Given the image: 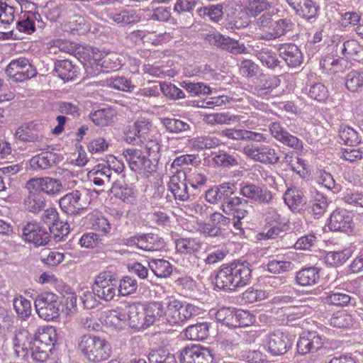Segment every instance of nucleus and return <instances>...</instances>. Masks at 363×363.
<instances>
[{"instance_id": "obj_28", "label": "nucleus", "mask_w": 363, "mask_h": 363, "mask_svg": "<svg viewBox=\"0 0 363 363\" xmlns=\"http://www.w3.org/2000/svg\"><path fill=\"white\" fill-rule=\"evenodd\" d=\"M107 17L118 24L136 23L141 20L140 13L133 9L108 10Z\"/></svg>"}, {"instance_id": "obj_12", "label": "nucleus", "mask_w": 363, "mask_h": 363, "mask_svg": "<svg viewBox=\"0 0 363 363\" xmlns=\"http://www.w3.org/2000/svg\"><path fill=\"white\" fill-rule=\"evenodd\" d=\"M208 41L222 50L233 55L245 54L248 52L245 44L228 36L220 33H212L208 35Z\"/></svg>"}, {"instance_id": "obj_44", "label": "nucleus", "mask_w": 363, "mask_h": 363, "mask_svg": "<svg viewBox=\"0 0 363 363\" xmlns=\"http://www.w3.org/2000/svg\"><path fill=\"white\" fill-rule=\"evenodd\" d=\"M33 340L52 349V347L57 342L56 331L52 327L39 329L38 334L34 336Z\"/></svg>"}, {"instance_id": "obj_42", "label": "nucleus", "mask_w": 363, "mask_h": 363, "mask_svg": "<svg viewBox=\"0 0 363 363\" xmlns=\"http://www.w3.org/2000/svg\"><path fill=\"white\" fill-rule=\"evenodd\" d=\"M205 121L210 125H231L239 122L240 116L230 114V113H216L206 115Z\"/></svg>"}, {"instance_id": "obj_31", "label": "nucleus", "mask_w": 363, "mask_h": 363, "mask_svg": "<svg viewBox=\"0 0 363 363\" xmlns=\"http://www.w3.org/2000/svg\"><path fill=\"white\" fill-rule=\"evenodd\" d=\"M164 247V240L154 233L139 234L138 249L147 252L158 251Z\"/></svg>"}, {"instance_id": "obj_18", "label": "nucleus", "mask_w": 363, "mask_h": 363, "mask_svg": "<svg viewBox=\"0 0 363 363\" xmlns=\"http://www.w3.org/2000/svg\"><path fill=\"white\" fill-rule=\"evenodd\" d=\"M250 207L247 200L234 196L224 201L220 209L225 214L233 216L235 218L243 219L248 215Z\"/></svg>"}, {"instance_id": "obj_52", "label": "nucleus", "mask_w": 363, "mask_h": 363, "mask_svg": "<svg viewBox=\"0 0 363 363\" xmlns=\"http://www.w3.org/2000/svg\"><path fill=\"white\" fill-rule=\"evenodd\" d=\"M28 336L29 333L25 329H21L16 333L13 337V345L18 355H19L21 352H27L28 350L30 344L32 342L30 341Z\"/></svg>"}, {"instance_id": "obj_13", "label": "nucleus", "mask_w": 363, "mask_h": 363, "mask_svg": "<svg viewBox=\"0 0 363 363\" xmlns=\"http://www.w3.org/2000/svg\"><path fill=\"white\" fill-rule=\"evenodd\" d=\"M26 191L23 201L25 209L33 213H38L46 206V200L44 196L38 191L28 180L24 186Z\"/></svg>"}, {"instance_id": "obj_55", "label": "nucleus", "mask_w": 363, "mask_h": 363, "mask_svg": "<svg viewBox=\"0 0 363 363\" xmlns=\"http://www.w3.org/2000/svg\"><path fill=\"white\" fill-rule=\"evenodd\" d=\"M353 319L351 315L345 311L334 313L330 319V325L334 328H347L352 325Z\"/></svg>"}, {"instance_id": "obj_56", "label": "nucleus", "mask_w": 363, "mask_h": 363, "mask_svg": "<svg viewBox=\"0 0 363 363\" xmlns=\"http://www.w3.org/2000/svg\"><path fill=\"white\" fill-rule=\"evenodd\" d=\"M13 308L18 316L26 319L31 314L32 306L29 300L22 296L16 297L13 300Z\"/></svg>"}, {"instance_id": "obj_57", "label": "nucleus", "mask_w": 363, "mask_h": 363, "mask_svg": "<svg viewBox=\"0 0 363 363\" xmlns=\"http://www.w3.org/2000/svg\"><path fill=\"white\" fill-rule=\"evenodd\" d=\"M147 357L149 363H177L174 355L163 349L152 350Z\"/></svg>"}, {"instance_id": "obj_47", "label": "nucleus", "mask_w": 363, "mask_h": 363, "mask_svg": "<svg viewBox=\"0 0 363 363\" xmlns=\"http://www.w3.org/2000/svg\"><path fill=\"white\" fill-rule=\"evenodd\" d=\"M352 255L350 248H346L341 251L328 252L325 257V263L333 267L343 264Z\"/></svg>"}, {"instance_id": "obj_14", "label": "nucleus", "mask_w": 363, "mask_h": 363, "mask_svg": "<svg viewBox=\"0 0 363 363\" xmlns=\"http://www.w3.org/2000/svg\"><path fill=\"white\" fill-rule=\"evenodd\" d=\"M269 129L271 135L277 140L296 150H302L303 143L301 140L290 134L279 122H273L269 124Z\"/></svg>"}, {"instance_id": "obj_34", "label": "nucleus", "mask_w": 363, "mask_h": 363, "mask_svg": "<svg viewBox=\"0 0 363 363\" xmlns=\"http://www.w3.org/2000/svg\"><path fill=\"white\" fill-rule=\"evenodd\" d=\"M319 272V269L315 267L303 268L296 273V281L302 286L315 285L320 279Z\"/></svg>"}, {"instance_id": "obj_22", "label": "nucleus", "mask_w": 363, "mask_h": 363, "mask_svg": "<svg viewBox=\"0 0 363 363\" xmlns=\"http://www.w3.org/2000/svg\"><path fill=\"white\" fill-rule=\"evenodd\" d=\"M126 323L132 328L145 329L144 309L142 303H125Z\"/></svg>"}, {"instance_id": "obj_26", "label": "nucleus", "mask_w": 363, "mask_h": 363, "mask_svg": "<svg viewBox=\"0 0 363 363\" xmlns=\"http://www.w3.org/2000/svg\"><path fill=\"white\" fill-rule=\"evenodd\" d=\"M279 53L289 67H296L303 62V54L298 47L294 43L281 45L279 48Z\"/></svg>"}, {"instance_id": "obj_23", "label": "nucleus", "mask_w": 363, "mask_h": 363, "mask_svg": "<svg viewBox=\"0 0 363 363\" xmlns=\"http://www.w3.org/2000/svg\"><path fill=\"white\" fill-rule=\"evenodd\" d=\"M235 191L236 187L233 183L223 182L208 189L206 192V200L213 204L225 200L228 201Z\"/></svg>"}, {"instance_id": "obj_20", "label": "nucleus", "mask_w": 363, "mask_h": 363, "mask_svg": "<svg viewBox=\"0 0 363 363\" xmlns=\"http://www.w3.org/2000/svg\"><path fill=\"white\" fill-rule=\"evenodd\" d=\"M323 344L321 335L315 331H308L300 336L297 342V350L301 354H306L318 351Z\"/></svg>"}, {"instance_id": "obj_62", "label": "nucleus", "mask_w": 363, "mask_h": 363, "mask_svg": "<svg viewBox=\"0 0 363 363\" xmlns=\"http://www.w3.org/2000/svg\"><path fill=\"white\" fill-rule=\"evenodd\" d=\"M326 301L328 303L335 306H355L356 305V299L354 297H351L348 294L339 293V292H333L329 294L326 297Z\"/></svg>"}, {"instance_id": "obj_33", "label": "nucleus", "mask_w": 363, "mask_h": 363, "mask_svg": "<svg viewBox=\"0 0 363 363\" xmlns=\"http://www.w3.org/2000/svg\"><path fill=\"white\" fill-rule=\"evenodd\" d=\"M337 51L347 60H356L361 57L363 47L357 40L351 39L337 45Z\"/></svg>"}, {"instance_id": "obj_63", "label": "nucleus", "mask_w": 363, "mask_h": 363, "mask_svg": "<svg viewBox=\"0 0 363 363\" xmlns=\"http://www.w3.org/2000/svg\"><path fill=\"white\" fill-rule=\"evenodd\" d=\"M307 94L315 101L323 102L328 97V90L323 83H314L310 85Z\"/></svg>"}, {"instance_id": "obj_54", "label": "nucleus", "mask_w": 363, "mask_h": 363, "mask_svg": "<svg viewBox=\"0 0 363 363\" xmlns=\"http://www.w3.org/2000/svg\"><path fill=\"white\" fill-rule=\"evenodd\" d=\"M192 145L196 149H211L221 144L220 140L213 135H202L192 140Z\"/></svg>"}, {"instance_id": "obj_29", "label": "nucleus", "mask_w": 363, "mask_h": 363, "mask_svg": "<svg viewBox=\"0 0 363 363\" xmlns=\"http://www.w3.org/2000/svg\"><path fill=\"white\" fill-rule=\"evenodd\" d=\"M112 172L106 164H98L88 172V178L96 186H105L111 182Z\"/></svg>"}, {"instance_id": "obj_58", "label": "nucleus", "mask_w": 363, "mask_h": 363, "mask_svg": "<svg viewBox=\"0 0 363 363\" xmlns=\"http://www.w3.org/2000/svg\"><path fill=\"white\" fill-rule=\"evenodd\" d=\"M318 6L313 0H301L296 13L307 20L315 18L318 12Z\"/></svg>"}, {"instance_id": "obj_59", "label": "nucleus", "mask_w": 363, "mask_h": 363, "mask_svg": "<svg viewBox=\"0 0 363 363\" xmlns=\"http://www.w3.org/2000/svg\"><path fill=\"white\" fill-rule=\"evenodd\" d=\"M31 357L37 362H44L48 358V352L51 348L46 347L44 345L32 340L28 348Z\"/></svg>"}, {"instance_id": "obj_11", "label": "nucleus", "mask_w": 363, "mask_h": 363, "mask_svg": "<svg viewBox=\"0 0 363 363\" xmlns=\"http://www.w3.org/2000/svg\"><path fill=\"white\" fill-rule=\"evenodd\" d=\"M291 345L289 335L279 330L271 333L266 339V348L273 356L285 354Z\"/></svg>"}, {"instance_id": "obj_36", "label": "nucleus", "mask_w": 363, "mask_h": 363, "mask_svg": "<svg viewBox=\"0 0 363 363\" xmlns=\"http://www.w3.org/2000/svg\"><path fill=\"white\" fill-rule=\"evenodd\" d=\"M116 111L111 108H105L91 112L90 119L97 126H107L111 125L116 118Z\"/></svg>"}, {"instance_id": "obj_16", "label": "nucleus", "mask_w": 363, "mask_h": 363, "mask_svg": "<svg viewBox=\"0 0 363 363\" xmlns=\"http://www.w3.org/2000/svg\"><path fill=\"white\" fill-rule=\"evenodd\" d=\"M168 183L169 190L174 194L176 199L186 201L189 198L188 184L186 182V174L185 171L177 169L172 172Z\"/></svg>"}, {"instance_id": "obj_30", "label": "nucleus", "mask_w": 363, "mask_h": 363, "mask_svg": "<svg viewBox=\"0 0 363 363\" xmlns=\"http://www.w3.org/2000/svg\"><path fill=\"white\" fill-rule=\"evenodd\" d=\"M143 304L145 328L153 325L160 318H163L164 306L161 302L152 301Z\"/></svg>"}, {"instance_id": "obj_35", "label": "nucleus", "mask_w": 363, "mask_h": 363, "mask_svg": "<svg viewBox=\"0 0 363 363\" xmlns=\"http://www.w3.org/2000/svg\"><path fill=\"white\" fill-rule=\"evenodd\" d=\"M347 64V62L345 59L331 55L325 56L320 62L323 71L328 74L342 72L345 69Z\"/></svg>"}, {"instance_id": "obj_38", "label": "nucleus", "mask_w": 363, "mask_h": 363, "mask_svg": "<svg viewBox=\"0 0 363 363\" xmlns=\"http://www.w3.org/2000/svg\"><path fill=\"white\" fill-rule=\"evenodd\" d=\"M125 313V306L117 307L114 310H109L106 313L105 323L106 325L116 328H122L127 325Z\"/></svg>"}, {"instance_id": "obj_8", "label": "nucleus", "mask_w": 363, "mask_h": 363, "mask_svg": "<svg viewBox=\"0 0 363 363\" xmlns=\"http://www.w3.org/2000/svg\"><path fill=\"white\" fill-rule=\"evenodd\" d=\"M180 361L181 363H213L214 355L211 349L193 345L181 351Z\"/></svg>"}, {"instance_id": "obj_41", "label": "nucleus", "mask_w": 363, "mask_h": 363, "mask_svg": "<svg viewBox=\"0 0 363 363\" xmlns=\"http://www.w3.org/2000/svg\"><path fill=\"white\" fill-rule=\"evenodd\" d=\"M148 266L159 278H167L169 277L172 272V264L164 259H153L150 260Z\"/></svg>"}, {"instance_id": "obj_37", "label": "nucleus", "mask_w": 363, "mask_h": 363, "mask_svg": "<svg viewBox=\"0 0 363 363\" xmlns=\"http://www.w3.org/2000/svg\"><path fill=\"white\" fill-rule=\"evenodd\" d=\"M211 324L207 322L191 325L184 330V336L191 340H203L209 335Z\"/></svg>"}, {"instance_id": "obj_4", "label": "nucleus", "mask_w": 363, "mask_h": 363, "mask_svg": "<svg viewBox=\"0 0 363 363\" xmlns=\"http://www.w3.org/2000/svg\"><path fill=\"white\" fill-rule=\"evenodd\" d=\"M34 305L38 316L47 321L53 320L60 315V302L58 296L52 292L39 294Z\"/></svg>"}, {"instance_id": "obj_10", "label": "nucleus", "mask_w": 363, "mask_h": 363, "mask_svg": "<svg viewBox=\"0 0 363 363\" xmlns=\"http://www.w3.org/2000/svg\"><path fill=\"white\" fill-rule=\"evenodd\" d=\"M25 9L28 10L21 11L16 23V28L20 32L30 34L35 30L36 23L41 22V16L33 3L26 2Z\"/></svg>"}, {"instance_id": "obj_40", "label": "nucleus", "mask_w": 363, "mask_h": 363, "mask_svg": "<svg viewBox=\"0 0 363 363\" xmlns=\"http://www.w3.org/2000/svg\"><path fill=\"white\" fill-rule=\"evenodd\" d=\"M279 79L276 77L263 76L256 85L257 94L262 98H267L269 93L279 85Z\"/></svg>"}, {"instance_id": "obj_32", "label": "nucleus", "mask_w": 363, "mask_h": 363, "mask_svg": "<svg viewBox=\"0 0 363 363\" xmlns=\"http://www.w3.org/2000/svg\"><path fill=\"white\" fill-rule=\"evenodd\" d=\"M58 158L57 154L46 151L33 157L30 160V164L35 170L46 169L56 164Z\"/></svg>"}, {"instance_id": "obj_1", "label": "nucleus", "mask_w": 363, "mask_h": 363, "mask_svg": "<svg viewBox=\"0 0 363 363\" xmlns=\"http://www.w3.org/2000/svg\"><path fill=\"white\" fill-rule=\"evenodd\" d=\"M251 277L250 264L246 261L235 260L218 272L216 286L220 289L235 291L249 284Z\"/></svg>"}, {"instance_id": "obj_46", "label": "nucleus", "mask_w": 363, "mask_h": 363, "mask_svg": "<svg viewBox=\"0 0 363 363\" xmlns=\"http://www.w3.org/2000/svg\"><path fill=\"white\" fill-rule=\"evenodd\" d=\"M328 206V199L323 194L318 191L312 192L310 207L314 215H323L325 212Z\"/></svg>"}, {"instance_id": "obj_64", "label": "nucleus", "mask_w": 363, "mask_h": 363, "mask_svg": "<svg viewBox=\"0 0 363 363\" xmlns=\"http://www.w3.org/2000/svg\"><path fill=\"white\" fill-rule=\"evenodd\" d=\"M163 124L167 130L172 133H179L190 130V125L180 119L164 118Z\"/></svg>"}, {"instance_id": "obj_43", "label": "nucleus", "mask_w": 363, "mask_h": 363, "mask_svg": "<svg viewBox=\"0 0 363 363\" xmlns=\"http://www.w3.org/2000/svg\"><path fill=\"white\" fill-rule=\"evenodd\" d=\"M152 123L145 118H140L134 123L133 134L138 137L140 141L147 140L148 134L151 130ZM130 142L135 140V137H130Z\"/></svg>"}, {"instance_id": "obj_48", "label": "nucleus", "mask_w": 363, "mask_h": 363, "mask_svg": "<svg viewBox=\"0 0 363 363\" xmlns=\"http://www.w3.org/2000/svg\"><path fill=\"white\" fill-rule=\"evenodd\" d=\"M339 135L342 143L350 146L359 145L362 140L361 133L350 126L342 127L340 130Z\"/></svg>"}, {"instance_id": "obj_61", "label": "nucleus", "mask_w": 363, "mask_h": 363, "mask_svg": "<svg viewBox=\"0 0 363 363\" xmlns=\"http://www.w3.org/2000/svg\"><path fill=\"white\" fill-rule=\"evenodd\" d=\"M186 182L187 184L190 185L192 189L195 190H200L205 186L207 182V178L203 174L198 172L196 169L194 171L190 169L188 172H186Z\"/></svg>"}, {"instance_id": "obj_39", "label": "nucleus", "mask_w": 363, "mask_h": 363, "mask_svg": "<svg viewBox=\"0 0 363 363\" xmlns=\"http://www.w3.org/2000/svg\"><path fill=\"white\" fill-rule=\"evenodd\" d=\"M55 70L57 76L64 81L73 80L78 73L77 68L67 60L57 61Z\"/></svg>"}, {"instance_id": "obj_15", "label": "nucleus", "mask_w": 363, "mask_h": 363, "mask_svg": "<svg viewBox=\"0 0 363 363\" xmlns=\"http://www.w3.org/2000/svg\"><path fill=\"white\" fill-rule=\"evenodd\" d=\"M22 238L25 241L33 243L35 246H43L48 243L50 234L37 223H28L23 228Z\"/></svg>"}, {"instance_id": "obj_5", "label": "nucleus", "mask_w": 363, "mask_h": 363, "mask_svg": "<svg viewBox=\"0 0 363 363\" xmlns=\"http://www.w3.org/2000/svg\"><path fill=\"white\" fill-rule=\"evenodd\" d=\"M242 152L248 158L265 164H275L280 159L277 151L269 145H248Z\"/></svg>"}, {"instance_id": "obj_50", "label": "nucleus", "mask_w": 363, "mask_h": 363, "mask_svg": "<svg viewBox=\"0 0 363 363\" xmlns=\"http://www.w3.org/2000/svg\"><path fill=\"white\" fill-rule=\"evenodd\" d=\"M284 200L289 208L295 211L303 203V194L296 189H289L284 194Z\"/></svg>"}, {"instance_id": "obj_45", "label": "nucleus", "mask_w": 363, "mask_h": 363, "mask_svg": "<svg viewBox=\"0 0 363 363\" xmlns=\"http://www.w3.org/2000/svg\"><path fill=\"white\" fill-rule=\"evenodd\" d=\"M177 306V299H169L167 303L166 310L163 311V320L170 325H181Z\"/></svg>"}, {"instance_id": "obj_6", "label": "nucleus", "mask_w": 363, "mask_h": 363, "mask_svg": "<svg viewBox=\"0 0 363 363\" xmlns=\"http://www.w3.org/2000/svg\"><path fill=\"white\" fill-rule=\"evenodd\" d=\"M93 291L100 299L106 301L112 300L116 293V283L110 272H101L95 279Z\"/></svg>"}, {"instance_id": "obj_21", "label": "nucleus", "mask_w": 363, "mask_h": 363, "mask_svg": "<svg viewBox=\"0 0 363 363\" xmlns=\"http://www.w3.org/2000/svg\"><path fill=\"white\" fill-rule=\"evenodd\" d=\"M169 38V35L166 33L157 34L155 32L145 30H135L130 32L127 35V39L135 45L143 43L158 45L168 40Z\"/></svg>"}, {"instance_id": "obj_2", "label": "nucleus", "mask_w": 363, "mask_h": 363, "mask_svg": "<svg viewBox=\"0 0 363 363\" xmlns=\"http://www.w3.org/2000/svg\"><path fill=\"white\" fill-rule=\"evenodd\" d=\"M79 348L91 362H100L106 360L111 354L109 343L95 335H84L79 342Z\"/></svg>"}, {"instance_id": "obj_9", "label": "nucleus", "mask_w": 363, "mask_h": 363, "mask_svg": "<svg viewBox=\"0 0 363 363\" xmlns=\"http://www.w3.org/2000/svg\"><path fill=\"white\" fill-rule=\"evenodd\" d=\"M6 74L16 82H23L35 77L36 69L26 58L12 60L6 69Z\"/></svg>"}, {"instance_id": "obj_7", "label": "nucleus", "mask_w": 363, "mask_h": 363, "mask_svg": "<svg viewBox=\"0 0 363 363\" xmlns=\"http://www.w3.org/2000/svg\"><path fill=\"white\" fill-rule=\"evenodd\" d=\"M123 155L131 170L138 174H146L155 170L151 160L140 150L129 148Z\"/></svg>"}, {"instance_id": "obj_19", "label": "nucleus", "mask_w": 363, "mask_h": 363, "mask_svg": "<svg viewBox=\"0 0 363 363\" xmlns=\"http://www.w3.org/2000/svg\"><path fill=\"white\" fill-rule=\"evenodd\" d=\"M240 186V194L250 200L268 203L272 199V194L267 188L251 183H242Z\"/></svg>"}, {"instance_id": "obj_3", "label": "nucleus", "mask_w": 363, "mask_h": 363, "mask_svg": "<svg viewBox=\"0 0 363 363\" xmlns=\"http://www.w3.org/2000/svg\"><path fill=\"white\" fill-rule=\"evenodd\" d=\"M15 137L19 140L35 144L36 151L46 150L49 148V140L45 135V127L42 123L29 122L18 127Z\"/></svg>"}, {"instance_id": "obj_49", "label": "nucleus", "mask_w": 363, "mask_h": 363, "mask_svg": "<svg viewBox=\"0 0 363 363\" xmlns=\"http://www.w3.org/2000/svg\"><path fill=\"white\" fill-rule=\"evenodd\" d=\"M345 86L352 92L362 90L363 88V71L352 70L345 77Z\"/></svg>"}, {"instance_id": "obj_25", "label": "nucleus", "mask_w": 363, "mask_h": 363, "mask_svg": "<svg viewBox=\"0 0 363 363\" xmlns=\"http://www.w3.org/2000/svg\"><path fill=\"white\" fill-rule=\"evenodd\" d=\"M294 23L287 18H281L273 21L264 33H260V38L265 40H272L285 35L294 28Z\"/></svg>"}, {"instance_id": "obj_51", "label": "nucleus", "mask_w": 363, "mask_h": 363, "mask_svg": "<svg viewBox=\"0 0 363 363\" xmlns=\"http://www.w3.org/2000/svg\"><path fill=\"white\" fill-rule=\"evenodd\" d=\"M178 311L181 325L200 314V308L191 303H182L178 300Z\"/></svg>"}, {"instance_id": "obj_24", "label": "nucleus", "mask_w": 363, "mask_h": 363, "mask_svg": "<svg viewBox=\"0 0 363 363\" xmlns=\"http://www.w3.org/2000/svg\"><path fill=\"white\" fill-rule=\"evenodd\" d=\"M328 227L333 231L348 232L351 230L352 219L350 213L345 209H336L330 216Z\"/></svg>"}, {"instance_id": "obj_60", "label": "nucleus", "mask_w": 363, "mask_h": 363, "mask_svg": "<svg viewBox=\"0 0 363 363\" xmlns=\"http://www.w3.org/2000/svg\"><path fill=\"white\" fill-rule=\"evenodd\" d=\"M285 162L291 167V170L298 174L301 177L304 178L308 170L305 161L299 157H294L292 155H286Z\"/></svg>"}, {"instance_id": "obj_17", "label": "nucleus", "mask_w": 363, "mask_h": 363, "mask_svg": "<svg viewBox=\"0 0 363 363\" xmlns=\"http://www.w3.org/2000/svg\"><path fill=\"white\" fill-rule=\"evenodd\" d=\"M28 181L41 194L44 193L50 196H57L64 190L63 185L58 179L50 177H33Z\"/></svg>"}, {"instance_id": "obj_53", "label": "nucleus", "mask_w": 363, "mask_h": 363, "mask_svg": "<svg viewBox=\"0 0 363 363\" xmlns=\"http://www.w3.org/2000/svg\"><path fill=\"white\" fill-rule=\"evenodd\" d=\"M176 249L183 254H192L199 251L201 243L194 238H180L176 241Z\"/></svg>"}, {"instance_id": "obj_27", "label": "nucleus", "mask_w": 363, "mask_h": 363, "mask_svg": "<svg viewBox=\"0 0 363 363\" xmlns=\"http://www.w3.org/2000/svg\"><path fill=\"white\" fill-rule=\"evenodd\" d=\"M81 196L82 194L77 190L65 194L59 200L60 208L67 214L77 213L84 208V203L81 201Z\"/></svg>"}]
</instances>
